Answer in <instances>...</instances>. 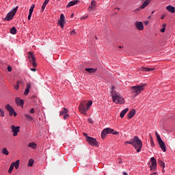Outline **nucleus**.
I'll return each mask as SVG.
<instances>
[{"label":"nucleus","mask_w":175,"mask_h":175,"mask_svg":"<svg viewBox=\"0 0 175 175\" xmlns=\"http://www.w3.org/2000/svg\"><path fill=\"white\" fill-rule=\"evenodd\" d=\"M148 23H149L148 21H145L144 22L145 25H148Z\"/></svg>","instance_id":"obj_50"},{"label":"nucleus","mask_w":175,"mask_h":175,"mask_svg":"<svg viewBox=\"0 0 175 175\" xmlns=\"http://www.w3.org/2000/svg\"><path fill=\"white\" fill-rule=\"evenodd\" d=\"M86 142H88L90 146H98V141L92 137H87Z\"/></svg>","instance_id":"obj_11"},{"label":"nucleus","mask_w":175,"mask_h":175,"mask_svg":"<svg viewBox=\"0 0 175 175\" xmlns=\"http://www.w3.org/2000/svg\"><path fill=\"white\" fill-rule=\"evenodd\" d=\"M33 162H35V161H33V159H30L29 160L28 166L30 167L33 166Z\"/></svg>","instance_id":"obj_33"},{"label":"nucleus","mask_w":175,"mask_h":175,"mask_svg":"<svg viewBox=\"0 0 175 175\" xmlns=\"http://www.w3.org/2000/svg\"><path fill=\"white\" fill-rule=\"evenodd\" d=\"M0 117H5V111H3V110L1 111Z\"/></svg>","instance_id":"obj_38"},{"label":"nucleus","mask_w":175,"mask_h":175,"mask_svg":"<svg viewBox=\"0 0 175 175\" xmlns=\"http://www.w3.org/2000/svg\"><path fill=\"white\" fill-rule=\"evenodd\" d=\"M154 13H155V11L152 12V14H154Z\"/></svg>","instance_id":"obj_56"},{"label":"nucleus","mask_w":175,"mask_h":175,"mask_svg":"<svg viewBox=\"0 0 175 175\" xmlns=\"http://www.w3.org/2000/svg\"><path fill=\"white\" fill-rule=\"evenodd\" d=\"M18 9V6L13 8L10 12L8 13L7 16L5 18V20H6V21H12V20H13V17H14V16L16 15V13H17Z\"/></svg>","instance_id":"obj_6"},{"label":"nucleus","mask_w":175,"mask_h":175,"mask_svg":"<svg viewBox=\"0 0 175 175\" xmlns=\"http://www.w3.org/2000/svg\"><path fill=\"white\" fill-rule=\"evenodd\" d=\"M70 35H76V31L72 30V31L70 32Z\"/></svg>","instance_id":"obj_45"},{"label":"nucleus","mask_w":175,"mask_h":175,"mask_svg":"<svg viewBox=\"0 0 175 175\" xmlns=\"http://www.w3.org/2000/svg\"><path fill=\"white\" fill-rule=\"evenodd\" d=\"M135 114H136V110L132 109L129 111V113L127 115L128 120H131L132 118L135 116Z\"/></svg>","instance_id":"obj_17"},{"label":"nucleus","mask_w":175,"mask_h":175,"mask_svg":"<svg viewBox=\"0 0 175 175\" xmlns=\"http://www.w3.org/2000/svg\"><path fill=\"white\" fill-rule=\"evenodd\" d=\"M150 175H152V174H150Z\"/></svg>","instance_id":"obj_62"},{"label":"nucleus","mask_w":175,"mask_h":175,"mask_svg":"<svg viewBox=\"0 0 175 175\" xmlns=\"http://www.w3.org/2000/svg\"><path fill=\"white\" fill-rule=\"evenodd\" d=\"M123 174H124V175H128V173H126V172H123Z\"/></svg>","instance_id":"obj_55"},{"label":"nucleus","mask_w":175,"mask_h":175,"mask_svg":"<svg viewBox=\"0 0 175 175\" xmlns=\"http://www.w3.org/2000/svg\"><path fill=\"white\" fill-rule=\"evenodd\" d=\"M49 2H50V0H45L43 3L44 5H47V3H49Z\"/></svg>","instance_id":"obj_44"},{"label":"nucleus","mask_w":175,"mask_h":175,"mask_svg":"<svg viewBox=\"0 0 175 175\" xmlns=\"http://www.w3.org/2000/svg\"><path fill=\"white\" fill-rule=\"evenodd\" d=\"M144 87H146V84L132 86L131 88V92L133 94H135L136 96L139 95V94H142V91H144Z\"/></svg>","instance_id":"obj_3"},{"label":"nucleus","mask_w":175,"mask_h":175,"mask_svg":"<svg viewBox=\"0 0 175 175\" xmlns=\"http://www.w3.org/2000/svg\"><path fill=\"white\" fill-rule=\"evenodd\" d=\"M167 10L170 13H175V8L173 5H168L166 7Z\"/></svg>","instance_id":"obj_23"},{"label":"nucleus","mask_w":175,"mask_h":175,"mask_svg":"<svg viewBox=\"0 0 175 175\" xmlns=\"http://www.w3.org/2000/svg\"><path fill=\"white\" fill-rule=\"evenodd\" d=\"M91 106H92V100H90L88 102V103L86 104V107H88V109H90Z\"/></svg>","instance_id":"obj_32"},{"label":"nucleus","mask_w":175,"mask_h":175,"mask_svg":"<svg viewBox=\"0 0 175 175\" xmlns=\"http://www.w3.org/2000/svg\"><path fill=\"white\" fill-rule=\"evenodd\" d=\"M124 144H131V146L133 145V139H131L130 141H126L124 142Z\"/></svg>","instance_id":"obj_34"},{"label":"nucleus","mask_w":175,"mask_h":175,"mask_svg":"<svg viewBox=\"0 0 175 175\" xmlns=\"http://www.w3.org/2000/svg\"><path fill=\"white\" fill-rule=\"evenodd\" d=\"M16 103L18 106H23L24 100H21L20 98L17 97L16 99Z\"/></svg>","instance_id":"obj_19"},{"label":"nucleus","mask_w":175,"mask_h":175,"mask_svg":"<svg viewBox=\"0 0 175 175\" xmlns=\"http://www.w3.org/2000/svg\"><path fill=\"white\" fill-rule=\"evenodd\" d=\"M129 110V108H126L124 109H123L121 112H120V118H124V116H125V114H126V113H128V111Z\"/></svg>","instance_id":"obj_24"},{"label":"nucleus","mask_w":175,"mask_h":175,"mask_svg":"<svg viewBox=\"0 0 175 175\" xmlns=\"http://www.w3.org/2000/svg\"><path fill=\"white\" fill-rule=\"evenodd\" d=\"M25 117L27 121H32L33 120V118L29 114H25Z\"/></svg>","instance_id":"obj_29"},{"label":"nucleus","mask_w":175,"mask_h":175,"mask_svg":"<svg viewBox=\"0 0 175 175\" xmlns=\"http://www.w3.org/2000/svg\"><path fill=\"white\" fill-rule=\"evenodd\" d=\"M95 38H96V39H98V37H97V36H96V37H95Z\"/></svg>","instance_id":"obj_60"},{"label":"nucleus","mask_w":175,"mask_h":175,"mask_svg":"<svg viewBox=\"0 0 175 175\" xmlns=\"http://www.w3.org/2000/svg\"><path fill=\"white\" fill-rule=\"evenodd\" d=\"M20 166V160H17L16 162H13L11 163L10 168L8 170V173H12L13 172V170L14 169H18V167Z\"/></svg>","instance_id":"obj_10"},{"label":"nucleus","mask_w":175,"mask_h":175,"mask_svg":"<svg viewBox=\"0 0 175 175\" xmlns=\"http://www.w3.org/2000/svg\"><path fill=\"white\" fill-rule=\"evenodd\" d=\"M31 72H36V68H31Z\"/></svg>","instance_id":"obj_48"},{"label":"nucleus","mask_w":175,"mask_h":175,"mask_svg":"<svg viewBox=\"0 0 175 175\" xmlns=\"http://www.w3.org/2000/svg\"><path fill=\"white\" fill-rule=\"evenodd\" d=\"M157 174V172H154L153 174Z\"/></svg>","instance_id":"obj_58"},{"label":"nucleus","mask_w":175,"mask_h":175,"mask_svg":"<svg viewBox=\"0 0 175 175\" xmlns=\"http://www.w3.org/2000/svg\"><path fill=\"white\" fill-rule=\"evenodd\" d=\"M165 31H166V28H165V27H163V28L161 29V32H162V33H163V32H165Z\"/></svg>","instance_id":"obj_43"},{"label":"nucleus","mask_w":175,"mask_h":175,"mask_svg":"<svg viewBox=\"0 0 175 175\" xmlns=\"http://www.w3.org/2000/svg\"><path fill=\"white\" fill-rule=\"evenodd\" d=\"M135 28L139 31H143L144 29V26L143 25V22H135Z\"/></svg>","instance_id":"obj_16"},{"label":"nucleus","mask_w":175,"mask_h":175,"mask_svg":"<svg viewBox=\"0 0 175 175\" xmlns=\"http://www.w3.org/2000/svg\"><path fill=\"white\" fill-rule=\"evenodd\" d=\"M69 117V114L66 113L65 115H64V120H67Z\"/></svg>","instance_id":"obj_41"},{"label":"nucleus","mask_w":175,"mask_h":175,"mask_svg":"<svg viewBox=\"0 0 175 175\" xmlns=\"http://www.w3.org/2000/svg\"><path fill=\"white\" fill-rule=\"evenodd\" d=\"M28 147L33 148V150H36V148H38V144L35 142H31L28 144Z\"/></svg>","instance_id":"obj_22"},{"label":"nucleus","mask_w":175,"mask_h":175,"mask_svg":"<svg viewBox=\"0 0 175 175\" xmlns=\"http://www.w3.org/2000/svg\"><path fill=\"white\" fill-rule=\"evenodd\" d=\"M79 112L81 113V114H84V116H87V111H88L90 109L87 107L85 104V101H82L80 103L79 106Z\"/></svg>","instance_id":"obj_7"},{"label":"nucleus","mask_w":175,"mask_h":175,"mask_svg":"<svg viewBox=\"0 0 175 175\" xmlns=\"http://www.w3.org/2000/svg\"><path fill=\"white\" fill-rule=\"evenodd\" d=\"M19 87H20V81H17V85H16L14 86V88H15V90H18Z\"/></svg>","instance_id":"obj_36"},{"label":"nucleus","mask_w":175,"mask_h":175,"mask_svg":"<svg viewBox=\"0 0 175 175\" xmlns=\"http://www.w3.org/2000/svg\"><path fill=\"white\" fill-rule=\"evenodd\" d=\"M65 15H64V14H61L60 19L58 21L57 24L61 27L62 29H64V27H65Z\"/></svg>","instance_id":"obj_12"},{"label":"nucleus","mask_w":175,"mask_h":175,"mask_svg":"<svg viewBox=\"0 0 175 175\" xmlns=\"http://www.w3.org/2000/svg\"><path fill=\"white\" fill-rule=\"evenodd\" d=\"M10 33H12V35H16L17 33V29H16L15 27H13L11 29H10Z\"/></svg>","instance_id":"obj_28"},{"label":"nucleus","mask_w":175,"mask_h":175,"mask_svg":"<svg viewBox=\"0 0 175 175\" xmlns=\"http://www.w3.org/2000/svg\"><path fill=\"white\" fill-rule=\"evenodd\" d=\"M163 18H165V15H162V16H161V20H163Z\"/></svg>","instance_id":"obj_51"},{"label":"nucleus","mask_w":175,"mask_h":175,"mask_svg":"<svg viewBox=\"0 0 175 175\" xmlns=\"http://www.w3.org/2000/svg\"><path fill=\"white\" fill-rule=\"evenodd\" d=\"M151 2V0H146L143 4H142L139 8L137 9V10H140V9H144L145 8H147L148 5H150Z\"/></svg>","instance_id":"obj_15"},{"label":"nucleus","mask_w":175,"mask_h":175,"mask_svg":"<svg viewBox=\"0 0 175 175\" xmlns=\"http://www.w3.org/2000/svg\"><path fill=\"white\" fill-rule=\"evenodd\" d=\"M29 90H31V83H27L26 89L24 92V95L27 96L29 94Z\"/></svg>","instance_id":"obj_18"},{"label":"nucleus","mask_w":175,"mask_h":175,"mask_svg":"<svg viewBox=\"0 0 175 175\" xmlns=\"http://www.w3.org/2000/svg\"><path fill=\"white\" fill-rule=\"evenodd\" d=\"M5 109L8 111L10 117L14 116V117H17V112L14 111V108L12 107L10 105L8 104L5 106Z\"/></svg>","instance_id":"obj_9"},{"label":"nucleus","mask_w":175,"mask_h":175,"mask_svg":"<svg viewBox=\"0 0 175 175\" xmlns=\"http://www.w3.org/2000/svg\"><path fill=\"white\" fill-rule=\"evenodd\" d=\"M133 147L135 148L137 152H140L143 147V142L139 139V137L135 136L133 138Z\"/></svg>","instance_id":"obj_2"},{"label":"nucleus","mask_w":175,"mask_h":175,"mask_svg":"<svg viewBox=\"0 0 175 175\" xmlns=\"http://www.w3.org/2000/svg\"><path fill=\"white\" fill-rule=\"evenodd\" d=\"M163 28H166V24H163Z\"/></svg>","instance_id":"obj_53"},{"label":"nucleus","mask_w":175,"mask_h":175,"mask_svg":"<svg viewBox=\"0 0 175 175\" xmlns=\"http://www.w3.org/2000/svg\"><path fill=\"white\" fill-rule=\"evenodd\" d=\"M46 6H47L46 4H44V3L42 4V12L44 11V10L46 9Z\"/></svg>","instance_id":"obj_40"},{"label":"nucleus","mask_w":175,"mask_h":175,"mask_svg":"<svg viewBox=\"0 0 175 175\" xmlns=\"http://www.w3.org/2000/svg\"><path fill=\"white\" fill-rule=\"evenodd\" d=\"M8 70L12 72V67L10 66H8Z\"/></svg>","instance_id":"obj_46"},{"label":"nucleus","mask_w":175,"mask_h":175,"mask_svg":"<svg viewBox=\"0 0 175 175\" xmlns=\"http://www.w3.org/2000/svg\"><path fill=\"white\" fill-rule=\"evenodd\" d=\"M155 135L160 148L163 152H166V144H165V142L162 140V138H161V135H159L157 132L155 133Z\"/></svg>","instance_id":"obj_5"},{"label":"nucleus","mask_w":175,"mask_h":175,"mask_svg":"<svg viewBox=\"0 0 175 175\" xmlns=\"http://www.w3.org/2000/svg\"><path fill=\"white\" fill-rule=\"evenodd\" d=\"M1 153L3 154L4 155H9V150H8V148H3L1 150Z\"/></svg>","instance_id":"obj_27"},{"label":"nucleus","mask_w":175,"mask_h":175,"mask_svg":"<svg viewBox=\"0 0 175 175\" xmlns=\"http://www.w3.org/2000/svg\"><path fill=\"white\" fill-rule=\"evenodd\" d=\"M142 70H144V72H152V70H154L153 68H148V67H144L142 68Z\"/></svg>","instance_id":"obj_26"},{"label":"nucleus","mask_w":175,"mask_h":175,"mask_svg":"<svg viewBox=\"0 0 175 175\" xmlns=\"http://www.w3.org/2000/svg\"><path fill=\"white\" fill-rule=\"evenodd\" d=\"M114 87H112V91L111 92L113 103L116 105H124V103H125V100H124V98H122L121 95L117 94L116 91H114Z\"/></svg>","instance_id":"obj_1"},{"label":"nucleus","mask_w":175,"mask_h":175,"mask_svg":"<svg viewBox=\"0 0 175 175\" xmlns=\"http://www.w3.org/2000/svg\"><path fill=\"white\" fill-rule=\"evenodd\" d=\"M96 6V2L95 1V0H92L91 1V5L88 8V10H92V9H95Z\"/></svg>","instance_id":"obj_21"},{"label":"nucleus","mask_w":175,"mask_h":175,"mask_svg":"<svg viewBox=\"0 0 175 175\" xmlns=\"http://www.w3.org/2000/svg\"><path fill=\"white\" fill-rule=\"evenodd\" d=\"M35 113V109L31 108L30 110V114H33Z\"/></svg>","instance_id":"obj_42"},{"label":"nucleus","mask_w":175,"mask_h":175,"mask_svg":"<svg viewBox=\"0 0 175 175\" xmlns=\"http://www.w3.org/2000/svg\"><path fill=\"white\" fill-rule=\"evenodd\" d=\"M11 129L13 132V136L16 137L18 135V132H20V126L12 125L11 126Z\"/></svg>","instance_id":"obj_14"},{"label":"nucleus","mask_w":175,"mask_h":175,"mask_svg":"<svg viewBox=\"0 0 175 175\" xmlns=\"http://www.w3.org/2000/svg\"><path fill=\"white\" fill-rule=\"evenodd\" d=\"M150 162L152 163V165L150 166V172L157 170V159H155L154 157H152L150 158Z\"/></svg>","instance_id":"obj_13"},{"label":"nucleus","mask_w":175,"mask_h":175,"mask_svg":"<svg viewBox=\"0 0 175 175\" xmlns=\"http://www.w3.org/2000/svg\"><path fill=\"white\" fill-rule=\"evenodd\" d=\"M84 18H87V16H86V17L82 16V17L81 18V20H84Z\"/></svg>","instance_id":"obj_52"},{"label":"nucleus","mask_w":175,"mask_h":175,"mask_svg":"<svg viewBox=\"0 0 175 175\" xmlns=\"http://www.w3.org/2000/svg\"><path fill=\"white\" fill-rule=\"evenodd\" d=\"M77 3H79L78 0L71 1L68 3V5H66V8H70V6H75V5H77Z\"/></svg>","instance_id":"obj_20"},{"label":"nucleus","mask_w":175,"mask_h":175,"mask_svg":"<svg viewBox=\"0 0 175 175\" xmlns=\"http://www.w3.org/2000/svg\"><path fill=\"white\" fill-rule=\"evenodd\" d=\"M27 57L29 60V62L32 64L33 67L36 68V66H38V64H36V59L33 55V53L29 51L27 53Z\"/></svg>","instance_id":"obj_8"},{"label":"nucleus","mask_w":175,"mask_h":175,"mask_svg":"<svg viewBox=\"0 0 175 175\" xmlns=\"http://www.w3.org/2000/svg\"><path fill=\"white\" fill-rule=\"evenodd\" d=\"M110 133L116 135H120V133H118V131H114V129H113L106 128V129H104L101 133L102 139H106V135H110Z\"/></svg>","instance_id":"obj_4"},{"label":"nucleus","mask_w":175,"mask_h":175,"mask_svg":"<svg viewBox=\"0 0 175 175\" xmlns=\"http://www.w3.org/2000/svg\"><path fill=\"white\" fill-rule=\"evenodd\" d=\"M85 70L86 72H88V73H95V72H96V70H98V68H86L85 69Z\"/></svg>","instance_id":"obj_25"},{"label":"nucleus","mask_w":175,"mask_h":175,"mask_svg":"<svg viewBox=\"0 0 175 175\" xmlns=\"http://www.w3.org/2000/svg\"><path fill=\"white\" fill-rule=\"evenodd\" d=\"M71 17H73V14H71Z\"/></svg>","instance_id":"obj_59"},{"label":"nucleus","mask_w":175,"mask_h":175,"mask_svg":"<svg viewBox=\"0 0 175 175\" xmlns=\"http://www.w3.org/2000/svg\"><path fill=\"white\" fill-rule=\"evenodd\" d=\"M150 144L152 147H155V144H154V140L152 139V137H150Z\"/></svg>","instance_id":"obj_35"},{"label":"nucleus","mask_w":175,"mask_h":175,"mask_svg":"<svg viewBox=\"0 0 175 175\" xmlns=\"http://www.w3.org/2000/svg\"><path fill=\"white\" fill-rule=\"evenodd\" d=\"M119 49H122V46H119Z\"/></svg>","instance_id":"obj_57"},{"label":"nucleus","mask_w":175,"mask_h":175,"mask_svg":"<svg viewBox=\"0 0 175 175\" xmlns=\"http://www.w3.org/2000/svg\"><path fill=\"white\" fill-rule=\"evenodd\" d=\"M1 111H2V109H1V108H0V113H1Z\"/></svg>","instance_id":"obj_61"},{"label":"nucleus","mask_w":175,"mask_h":175,"mask_svg":"<svg viewBox=\"0 0 175 175\" xmlns=\"http://www.w3.org/2000/svg\"><path fill=\"white\" fill-rule=\"evenodd\" d=\"M160 166L161 167H163V169H165V162L160 161Z\"/></svg>","instance_id":"obj_37"},{"label":"nucleus","mask_w":175,"mask_h":175,"mask_svg":"<svg viewBox=\"0 0 175 175\" xmlns=\"http://www.w3.org/2000/svg\"><path fill=\"white\" fill-rule=\"evenodd\" d=\"M31 17H32V14H29L28 15V20H31Z\"/></svg>","instance_id":"obj_47"},{"label":"nucleus","mask_w":175,"mask_h":175,"mask_svg":"<svg viewBox=\"0 0 175 175\" xmlns=\"http://www.w3.org/2000/svg\"><path fill=\"white\" fill-rule=\"evenodd\" d=\"M83 136H85L86 139H87V137H88L87 133H83Z\"/></svg>","instance_id":"obj_49"},{"label":"nucleus","mask_w":175,"mask_h":175,"mask_svg":"<svg viewBox=\"0 0 175 175\" xmlns=\"http://www.w3.org/2000/svg\"><path fill=\"white\" fill-rule=\"evenodd\" d=\"M33 9H35V4H32L30 7L29 14H32L33 13Z\"/></svg>","instance_id":"obj_31"},{"label":"nucleus","mask_w":175,"mask_h":175,"mask_svg":"<svg viewBox=\"0 0 175 175\" xmlns=\"http://www.w3.org/2000/svg\"><path fill=\"white\" fill-rule=\"evenodd\" d=\"M46 6H47L46 4H44V3L42 4V12L44 11V10L46 9Z\"/></svg>","instance_id":"obj_39"},{"label":"nucleus","mask_w":175,"mask_h":175,"mask_svg":"<svg viewBox=\"0 0 175 175\" xmlns=\"http://www.w3.org/2000/svg\"><path fill=\"white\" fill-rule=\"evenodd\" d=\"M148 20H151V16H149L148 17Z\"/></svg>","instance_id":"obj_54"},{"label":"nucleus","mask_w":175,"mask_h":175,"mask_svg":"<svg viewBox=\"0 0 175 175\" xmlns=\"http://www.w3.org/2000/svg\"><path fill=\"white\" fill-rule=\"evenodd\" d=\"M68 113V109L64 107V110L60 111L59 116H65Z\"/></svg>","instance_id":"obj_30"}]
</instances>
